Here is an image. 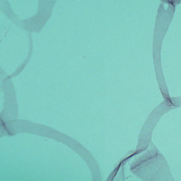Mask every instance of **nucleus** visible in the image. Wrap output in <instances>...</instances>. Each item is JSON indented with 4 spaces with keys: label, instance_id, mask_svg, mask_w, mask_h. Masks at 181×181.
Segmentation results:
<instances>
[{
    "label": "nucleus",
    "instance_id": "obj_1",
    "mask_svg": "<svg viewBox=\"0 0 181 181\" xmlns=\"http://www.w3.org/2000/svg\"><path fill=\"white\" fill-rule=\"evenodd\" d=\"M123 162H124V160L123 161H122L120 163H119V166H118V168H117L115 170V172H116V173H117V172H118V170L119 169V166H121V163H123Z\"/></svg>",
    "mask_w": 181,
    "mask_h": 181
},
{
    "label": "nucleus",
    "instance_id": "obj_2",
    "mask_svg": "<svg viewBox=\"0 0 181 181\" xmlns=\"http://www.w3.org/2000/svg\"><path fill=\"white\" fill-rule=\"evenodd\" d=\"M168 4H170L171 5H173V1H169Z\"/></svg>",
    "mask_w": 181,
    "mask_h": 181
}]
</instances>
